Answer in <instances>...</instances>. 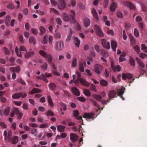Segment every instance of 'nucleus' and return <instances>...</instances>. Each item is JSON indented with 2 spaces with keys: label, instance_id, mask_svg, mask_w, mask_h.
Returning a JSON list of instances; mask_svg holds the SVG:
<instances>
[{
  "label": "nucleus",
  "instance_id": "61",
  "mask_svg": "<svg viewBox=\"0 0 147 147\" xmlns=\"http://www.w3.org/2000/svg\"><path fill=\"white\" fill-rule=\"evenodd\" d=\"M56 21L57 23L60 25H61L62 24V21L61 19L59 18H57Z\"/></svg>",
  "mask_w": 147,
  "mask_h": 147
},
{
  "label": "nucleus",
  "instance_id": "4",
  "mask_svg": "<svg viewBox=\"0 0 147 147\" xmlns=\"http://www.w3.org/2000/svg\"><path fill=\"white\" fill-rule=\"evenodd\" d=\"M80 82L82 85L86 87H88L90 85V84L89 82H87L85 80L82 78H78L74 81V83L76 84H78Z\"/></svg>",
  "mask_w": 147,
  "mask_h": 147
},
{
  "label": "nucleus",
  "instance_id": "9",
  "mask_svg": "<svg viewBox=\"0 0 147 147\" xmlns=\"http://www.w3.org/2000/svg\"><path fill=\"white\" fill-rule=\"evenodd\" d=\"M70 139L73 143L76 142L78 138V136L76 134L74 133L70 134Z\"/></svg>",
  "mask_w": 147,
  "mask_h": 147
},
{
  "label": "nucleus",
  "instance_id": "25",
  "mask_svg": "<svg viewBox=\"0 0 147 147\" xmlns=\"http://www.w3.org/2000/svg\"><path fill=\"white\" fill-rule=\"evenodd\" d=\"M74 42L75 43V46L76 47H79L80 45V41L79 39L77 37H74Z\"/></svg>",
  "mask_w": 147,
  "mask_h": 147
},
{
  "label": "nucleus",
  "instance_id": "62",
  "mask_svg": "<svg viewBox=\"0 0 147 147\" xmlns=\"http://www.w3.org/2000/svg\"><path fill=\"white\" fill-rule=\"evenodd\" d=\"M48 127V125L47 124H43L40 125V128H44L47 127Z\"/></svg>",
  "mask_w": 147,
  "mask_h": 147
},
{
  "label": "nucleus",
  "instance_id": "36",
  "mask_svg": "<svg viewBox=\"0 0 147 147\" xmlns=\"http://www.w3.org/2000/svg\"><path fill=\"white\" fill-rule=\"evenodd\" d=\"M84 94L87 96H90L91 95L90 91L88 89H85L84 90Z\"/></svg>",
  "mask_w": 147,
  "mask_h": 147
},
{
  "label": "nucleus",
  "instance_id": "12",
  "mask_svg": "<svg viewBox=\"0 0 147 147\" xmlns=\"http://www.w3.org/2000/svg\"><path fill=\"white\" fill-rule=\"evenodd\" d=\"M125 88L123 87H122L121 89H118V95L122 98L123 100H125L124 98L123 97L122 95L124 94Z\"/></svg>",
  "mask_w": 147,
  "mask_h": 147
},
{
  "label": "nucleus",
  "instance_id": "11",
  "mask_svg": "<svg viewBox=\"0 0 147 147\" xmlns=\"http://www.w3.org/2000/svg\"><path fill=\"white\" fill-rule=\"evenodd\" d=\"M123 4L126 7H129L130 9H134L135 8L134 5L129 1H125L123 2Z\"/></svg>",
  "mask_w": 147,
  "mask_h": 147
},
{
  "label": "nucleus",
  "instance_id": "1",
  "mask_svg": "<svg viewBox=\"0 0 147 147\" xmlns=\"http://www.w3.org/2000/svg\"><path fill=\"white\" fill-rule=\"evenodd\" d=\"M39 53L45 59H47V60L50 64H51V67L53 69V70H56V68L55 64L53 63H52L53 60L52 57L50 54H47L45 52L42 50H40L39 51Z\"/></svg>",
  "mask_w": 147,
  "mask_h": 147
},
{
  "label": "nucleus",
  "instance_id": "10",
  "mask_svg": "<svg viewBox=\"0 0 147 147\" xmlns=\"http://www.w3.org/2000/svg\"><path fill=\"white\" fill-rule=\"evenodd\" d=\"M66 5V2L64 0H59L58 4V7L60 9H63Z\"/></svg>",
  "mask_w": 147,
  "mask_h": 147
},
{
  "label": "nucleus",
  "instance_id": "31",
  "mask_svg": "<svg viewBox=\"0 0 147 147\" xmlns=\"http://www.w3.org/2000/svg\"><path fill=\"white\" fill-rule=\"evenodd\" d=\"M34 53L33 52H30L27 53L24 55L26 58H28L32 57L34 55Z\"/></svg>",
  "mask_w": 147,
  "mask_h": 147
},
{
  "label": "nucleus",
  "instance_id": "13",
  "mask_svg": "<svg viewBox=\"0 0 147 147\" xmlns=\"http://www.w3.org/2000/svg\"><path fill=\"white\" fill-rule=\"evenodd\" d=\"M117 94V92L113 90H112L109 92L108 96L109 98V99L114 98L116 97V95Z\"/></svg>",
  "mask_w": 147,
  "mask_h": 147
},
{
  "label": "nucleus",
  "instance_id": "59",
  "mask_svg": "<svg viewBox=\"0 0 147 147\" xmlns=\"http://www.w3.org/2000/svg\"><path fill=\"white\" fill-rule=\"evenodd\" d=\"M77 99L79 100L82 102H85L86 100V99L84 97H80L77 98Z\"/></svg>",
  "mask_w": 147,
  "mask_h": 147
},
{
  "label": "nucleus",
  "instance_id": "53",
  "mask_svg": "<svg viewBox=\"0 0 147 147\" xmlns=\"http://www.w3.org/2000/svg\"><path fill=\"white\" fill-rule=\"evenodd\" d=\"M96 51L98 53L100 52V49L99 46L97 45H96L94 47Z\"/></svg>",
  "mask_w": 147,
  "mask_h": 147
},
{
  "label": "nucleus",
  "instance_id": "15",
  "mask_svg": "<svg viewBox=\"0 0 147 147\" xmlns=\"http://www.w3.org/2000/svg\"><path fill=\"white\" fill-rule=\"evenodd\" d=\"M86 65V62H80L79 64V69L80 71L83 72L84 71V67H85Z\"/></svg>",
  "mask_w": 147,
  "mask_h": 147
},
{
  "label": "nucleus",
  "instance_id": "19",
  "mask_svg": "<svg viewBox=\"0 0 147 147\" xmlns=\"http://www.w3.org/2000/svg\"><path fill=\"white\" fill-rule=\"evenodd\" d=\"M11 20V16L9 15H7L6 17V18L5 20V23L6 26L8 27L10 26L9 22Z\"/></svg>",
  "mask_w": 147,
  "mask_h": 147
},
{
  "label": "nucleus",
  "instance_id": "52",
  "mask_svg": "<svg viewBox=\"0 0 147 147\" xmlns=\"http://www.w3.org/2000/svg\"><path fill=\"white\" fill-rule=\"evenodd\" d=\"M134 34L136 37H138L139 36V32L136 28H135L134 30Z\"/></svg>",
  "mask_w": 147,
  "mask_h": 147
},
{
  "label": "nucleus",
  "instance_id": "46",
  "mask_svg": "<svg viewBox=\"0 0 147 147\" xmlns=\"http://www.w3.org/2000/svg\"><path fill=\"white\" fill-rule=\"evenodd\" d=\"M7 7L11 9H13L15 8V6L12 3H11L7 5Z\"/></svg>",
  "mask_w": 147,
  "mask_h": 147
},
{
  "label": "nucleus",
  "instance_id": "22",
  "mask_svg": "<svg viewBox=\"0 0 147 147\" xmlns=\"http://www.w3.org/2000/svg\"><path fill=\"white\" fill-rule=\"evenodd\" d=\"M92 12L94 18L96 20H98L99 18L98 16V13L96 9H93L92 10Z\"/></svg>",
  "mask_w": 147,
  "mask_h": 147
},
{
  "label": "nucleus",
  "instance_id": "58",
  "mask_svg": "<svg viewBox=\"0 0 147 147\" xmlns=\"http://www.w3.org/2000/svg\"><path fill=\"white\" fill-rule=\"evenodd\" d=\"M3 50L5 52V54L7 55H9L10 54L9 51L6 47H4L3 48Z\"/></svg>",
  "mask_w": 147,
  "mask_h": 147
},
{
  "label": "nucleus",
  "instance_id": "35",
  "mask_svg": "<svg viewBox=\"0 0 147 147\" xmlns=\"http://www.w3.org/2000/svg\"><path fill=\"white\" fill-rule=\"evenodd\" d=\"M57 129L60 132H63L64 131L65 127L61 125H58L57 126Z\"/></svg>",
  "mask_w": 147,
  "mask_h": 147
},
{
  "label": "nucleus",
  "instance_id": "18",
  "mask_svg": "<svg viewBox=\"0 0 147 147\" xmlns=\"http://www.w3.org/2000/svg\"><path fill=\"white\" fill-rule=\"evenodd\" d=\"M117 4L116 2L113 3L111 5L110 9L111 11H115Z\"/></svg>",
  "mask_w": 147,
  "mask_h": 147
},
{
  "label": "nucleus",
  "instance_id": "3",
  "mask_svg": "<svg viewBox=\"0 0 147 147\" xmlns=\"http://www.w3.org/2000/svg\"><path fill=\"white\" fill-rule=\"evenodd\" d=\"M52 76L51 74H48L46 72L44 74H42L40 76H37L36 78L38 79L42 80L46 83H48L49 81L47 78L51 77Z\"/></svg>",
  "mask_w": 147,
  "mask_h": 147
},
{
  "label": "nucleus",
  "instance_id": "48",
  "mask_svg": "<svg viewBox=\"0 0 147 147\" xmlns=\"http://www.w3.org/2000/svg\"><path fill=\"white\" fill-rule=\"evenodd\" d=\"M90 88L91 90L94 91L95 92H97V90H96V87L95 85L93 84H91Z\"/></svg>",
  "mask_w": 147,
  "mask_h": 147
},
{
  "label": "nucleus",
  "instance_id": "42",
  "mask_svg": "<svg viewBox=\"0 0 147 147\" xmlns=\"http://www.w3.org/2000/svg\"><path fill=\"white\" fill-rule=\"evenodd\" d=\"M29 41L30 43H33V45H35L36 44V40L33 36H31L30 37Z\"/></svg>",
  "mask_w": 147,
  "mask_h": 147
},
{
  "label": "nucleus",
  "instance_id": "63",
  "mask_svg": "<svg viewBox=\"0 0 147 147\" xmlns=\"http://www.w3.org/2000/svg\"><path fill=\"white\" fill-rule=\"evenodd\" d=\"M20 93L21 94H20V97H21L22 98H24L27 95V94L25 93L20 92Z\"/></svg>",
  "mask_w": 147,
  "mask_h": 147
},
{
  "label": "nucleus",
  "instance_id": "54",
  "mask_svg": "<svg viewBox=\"0 0 147 147\" xmlns=\"http://www.w3.org/2000/svg\"><path fill=\"white\" fill-rule=\"evenodd\" d=\"M134 48L136 52L138 53H140V51L139 46L137 45L134 47Z\"/></svg>",
  "mask_w": 147,
  "mask_h": 147
},
{
  "label": "nucleus",
  "instance_id": "64",
  "mask_svg": "<svg viewBox=\"0 0 147 147\" xmlns=\"http://www.w3.org/2000/svg\"><path fill=\"white\" fill-rule=\"evenodd\" d=\"M23 108L25 110H27L28 109V105L26 103H24L23 106Z\"/></svg>",
  "mask_w": 147,
  "mask_h": 147
},
{
  "label": "nucleus",
  "instance_id": "49",
  "mask_svg": "<svg viewBox=\"0 0 147 147\" xmlns=\"http://www.w3.org/2000/svg\"><path fill=\"white\" fill-rule=\"evenodd\" d=\"M117 16L120 18H122L123 17V14L122 12L120 11H118L117 12Z\"/></svg>",
  "mask_w": 147,
  "mask_h": 147
},
{
  "label": "nucleus",
  "instance_id": "20",
  "mask_svg": "<svg viewBox=\"0 0 147 147\" xmlns=\"http://www.w3.org/2000/svg\"><path fill=\"white\" fill-rule=\"evenodd\" d=\"M94 116V115L92 113H85L84 114V115L82 117L85 118L87 119H89L92 117H93Z\"/></svg>",
  "mask_w": 147,
  "mask_h": 147
},
{
  "label": "nucleus",
  "instance_id": "33",
  "mask_svg": "<svg viewBox=\"0 0 147 147\" xmlns=\"http://www.w3.org/2000/svg\"><path fill=\"white\" fill-rule=\"evenodd\" d=\"M92 96L93 98L99 101H100L102 98L101 96L97 94H94L92 95Z\"/></svg>",
  "mask_w": 147,
  "mask_h": 147
},
{
  "label": "nucleus",
  "instance_id": "32",
  "mask_svg": "<svg viewBox=\"0 0 147 147\" xmlns=\"http://www.w3.org/2000/svg\"><path fill=\"white\" fill-rule=\"evenodd\" d=\"M18 139L17 136H14L12 139L11 142L12 144H13L17 143L18 142Z\"/></svg>",
  "mask_w": 147,
  "mask_h": 147
},
{
  "label": "nucleus",
  "instance_id": "5",
  "mask_svg": "<svg viewBox=\"0 0 147 147\" xmlns=\"http://www.w3.org/2000/svg\"><path fill=\"white\" fill-rule=\"evenodd\" d=\"M64 47L63 42L61 40L57 41L55 44V48L56 50L58 51L62 50Z\"/></svg>",
  "mask_w": 147,
  "mask_h": 147
},
{
  "label": "nucleus",
  "instance_id": "29",
  "mask_svg": "<svg viewBox=\"0 0 147 147\" xmlns=\"http://www.w3.org/2000/svg\"><path fill=\"white\" fill-rule=\"evenodd\" d=\"M84 22L85 26L88 27L90 25V19L87 18H86L84 20Z\"/></svg>",
  "mask_w": 147,
  "mask_h": 147
},
{
  "label": "nucleus",
  "instance_id": "26",
  "mask_svg": "<svg viewBox=\"0 0 147 147\" xmlns=\"http://www.w3.org/2000/svg\"><path fill=\"white\" fill-rule=\"evenodd\" d=\"M12 136V131L10 130L8 131L7 140L9 142H11Z\"/></svg>",
  "mask_w": 147,
  "mask_h": 147
},
{
  "label": "nucleus",
  "instance_id": "43",
  "mask_svg": "<svg viewBox=\"0 0 147 147\" xmlns=\"http://www.w3.org/2000/svg\"><path fill=\"white\" fill-rule=\"evenodd\" d=\"M48 98L49 105L51 107H53L54 105L51 97L50 96H48Z\"/></svg>",
  "mask_w": 147,
  "mask_h": 147
},
{
  "label": "nucleus",
  "instance_id": "7",
  "mask_svg": "<svg viewBox=\"0 0 147 147\" xmlns=\"http://www.w3.org/2000/svg\"><path fill=\"white\" fill-rule=\"evenodd\" d=\"M101 42L102 45L104 48L108 49H110V45L109 42H107L106 39H102L101 40Z\"/></svg>",
  "mask_w": 147,
  "mask_h": 147
},
{
  "label": "nucleus",
  "instance_id": "51",
  "mask_svg": "<svg viewBox=\"0 0 147 147\" xmlns=\"http://www.w3.org/2000/svg\"><path fill=\"white\" fill-rule=\"evenodd\" d=\"M48 64L47 62H45L44 64L41 66V68L43 70H46L47 69Z\"/></svg>",
  "mask_w": 147,
  "mask_h": 147
},
{
  "label": "nucleus",
  "instance_id": "60",
  "mask_svg": "<svg viewBox=\"0 0 147 147\" xmlns=\"http://www.w3.org/2000/svg\"><path fill=\"white\" fill-rule=\"evenodd\" d=\"M31 31L32 33L35 35H36L38 34V31L34 28H32Z\"/></svg>",
  "mask_w": 147,
  "mask_h": 147
},
{
  "label": "nucleus",
  "instance_id": "40",
  "mask_svg": "<svg viewBox=\"0 0 147 147\" xmlns=\"http://www.w3.org/2000/svg\"><path fill=\"white\" fill-rule=\"evenodd\" d=\"M21 94L20 92L16 93L13 94L12 96V98L14 99H17L19 98L20 97V94Z\"/></svg>",
  "mask_w": 147,
  "mask_h": 147
},
{
  "label": "nucleus",
  "instance_id": "44",
  "mask_svg": "<svg viewBox=\"0 0 147 147\" xmlns=\"http://www.w3.org/2000/svg\"><path fill=\"white\" fill-rule=\"evenodd\" d=\"M90 101L96 107L98 108L100 110V108L99 105L97 104V102L95 100L93 99H91Z\"/></svg>",
  "mask_w": 147,
  "mask_h": 147
},
{
  "label": "nucleus",
  "instance_id": "37",
  "mask_svg": "<svg viewBox=\"0 0 147 147\" xmlns=\"http://www.w3.org/2000/svg\"><path fill=\"white\" fill-rule=\"evenodd\" d=\"M129 62L131 65L133 66L135 65V61L134 59L130 57Z\"/></svg>",
  "mask_w": 147,
  "mask_h": 147
},
{
  "label": "nucleus",
  "instance_id": "23",
  "mask_svg": "<svg viewBox=\"0 0 147 147\" xmlns=\"http://www.w3.org/2000/svg\"><path fill=\"white\" fill-rule=\"evenodd\" d=\"M111 68L114 71H117L119 72L120 71L121 67L119 65H117L115 67L112 63Z\"/></svg>",
  "mask_w": 147,
  "mask_h": 147
},
{
  "label": "nucleus",
  "instance_id": "14",
  "mask_svg": "<svg viewBox=\"0 0 147 147\" xmlns=\"http://www.w3.org/2000/svg\"><path fill=\"white\" fill-rule=\"evenodd\" d=\"M71 91L76 96H79L80 95V93L79 90L76 87H72L71 89Z\"/></svg>",
  "mask_w": 147,
  "mask_h": 147
},
{
  "label": "nucleus",
  "instance_id": "57",
  "mask_svg": "<svg viewBox=\"0 0 147 147\" xmlns=\"http://www.w3.org/2000/svg\"><path fill=\"white\" fill-rule=\"evenodd\" d=\"M79 114V113L78 110H75L73 111V116L74 117L78 116Z\"/></svg>",
  "mask_w": 147,
  "mask_h": 147
},
{
  "label": "nucleus",
  "instance_id": "28",
  "mask_svg": "<svg viewBox=\"0 0 147 147\" xmlns=\"http://www.w3.org/2000/svg\"><path fill=\"white\" fill-rule=\"evenodd\" d=\"M136 61H137L139 66L142 68L145 67V65L143 62L138 57H136Z\"/></svg>",
  "mask_w": 147,
  "mask_h": 147
},
{
  "label": "nucleus",
  "instance_id": "30",
  "mask_svg": "<svg viewBox=\"0 0 147 147\" xmlns=\"http://www.w3.org/2000/svg\"><path fill=\"white\" fill-rule=\"evenodd\" d=\"M100 53L103 56L107 57L108 56V54L107 51L103 49H100Z\"/></svg>",
  "mask_w": 147,
  "mask_h": 147
},
{
  "label": "nucleus",
  "instance_id": "34",
  "mask_svg": "<svg viewBox=\"0 0 147 147\" xmlns=\"http://www.w3.org/2000/svg\"><path fill=\"white\" fill-rule=\"evenodd\" d=\"M10 111V108L9 107H7L5 109L4 112V115L5 116H7L9 115Z\"/></svg>",
  "mask_w": 147,
  "mask_h": 147
},
{
  "label": "nucleus",
  "instance_id": "56",
  "mask_svg": "<svg viewBox=\"0 0 147 147\" xmlns=\"http://www.w3.org/2000/svg\"><path fill=\"white\" fill-rule=\"evenodd\" d=\"M18 82L24 85L26 84L25 82L22 79H19L18 80Z\"/></svg>",
  "mask_w": 147,
  "mask_h": 147
},
{
  "label": "nucleus",
  "instance_id": "6",
  "mask_svg": "<svg viewBox=\"0 0 147 147\" xmlns=\"http://www.w3.org/2000/svg\"><path fill=\"white\" fill-rule=\"evenodd\" d=\"M94 29L97 34L99 36L102 37L104 36V34L99 27L97 25L94 26Z\"/></svg>",
  "mask_w": 147,
  "mask_h": 147
},
{
  "label": "nucleus",
  "instance_id": "2",
  "mask_svg": "<svg viewBox=\"0 0 147 147\" xmlns=\"http://www.w3.org/2000/svg\"><path fill=\"white\" fill-rule=\"evenodd\" d=\"M75 13L74 10L70 11V14L69 15V18L68 15L66 13H64L63 14V20L65 22H68L69 20H71L72 23H75L76 22L74 18L75 16Z\"/></svg>",
  "mask_w": 147,
  "mask_h": 147
},
{
  "label": "nucleus",
  "instance_id": "8",
  "mask_svg": "<svg viewBox=\"0 0 147 147\" xmlns=\"http://www.w3.org/2000/svg\"><path fill=\"white\" fill-rule=\"evenodd\" d=\"M95 71L98 74L100 75L102 71L103 67L102 66L96 64L95 65Z\"/></svg>",
  "mask_w": 147,
  "mask_h": 147
},
{
  "label": "nucleus",
  "instance_id": "50",
  "mask_svg": "<svg viewBox=\"0 0 147 147\" xmlns=\"http://www.w3.org/2000/svg\"><path fill=\"white\" fill-rule=\"evenodd\" d=\"M13 112L17 115L19 114L20 113L19 109L17 108L14 107L13 109Z\"/></svg>",
  "mask_w": 147,
  "mask_h": 147
},
{
  "label": "nucleus",
  "instance_id": "41",
  "mask_svg": "<svg viewBox=\"0 0 147 147\" xmlns=\"http://www.w3.org/2000/svg\"><path fill=\"white\" fill-rule=\"evenodd\" d=\"M15 51L18 56L20 57H22V56L21 55V52L19 50V49L17 47H16L15 49Z\"/></svg>",
  "mask_w": 147,
  "mask_h": 147
},
{
  "label": "nucleus",
  "instance_id": "16",
  "mask_svg": "<svg viewBox=\"0 0 147 147\" xmlns=\"http://www.w3.org/2000/svg\"><path fill=\"white\" fill-rule=\"evenodd\" d=\"M132 77L133 75L130 73L123 74L122 76V78L124 80H126L127 78L130 79Z\"/></svg>",
  "mask_w": 147,
  "mask_h": 147
},
{
  "label": "nucleus",
  "instance_id": "47",
  "mask_svg": "<svg viewBox=\"0 0 147 147\" xmlns=\"http://www.w3.org/2000/svg\"><path fill=\"white\" fill-rule=\"evenodd\" d=\"M77 60L76 58L74 59L72 62L71 66L73 67H75L77 66Z\"/></svg>",
  "mask_w": 147,
  "mask_h": 147
},
{
  "label": "nucleus",
  "instance_id": "38",
  "mask_svg": "<svg viewBox=\"0 0 147 147\" xmlns=\"http://www.w3.org/2000/svg\"><path fill=\"white\" fill-rule=\"evenodd\" d=\"M100 84L102 86H105L107 85L108 83L107 81L104 80H102L100 81Z\"/></svg>",
  "mask_w": 147,
  "mask_h": 147
},
{
  "label": "nucleus",
  "instance_id": "39",
  "mask_svg": "<svg viewBox=\"0 0 147 147\" xmlns=\"http://www.w3.org/2000/svg\"><path fill=\"white\" fill-rule=\"evenodd\" d=\"M39 29L40 31V35H42L45 32L46 29L43 26H40Z\"/></svg>",
  "mask_w": 147,
  "mask_h": 147
},
{
  "label": "nucleus",
  "instance_id": "24",
  "mask_svg": "<svg viewBox=\"0 0 147 147\" xmlns=\"http://www.w3.org/2000/svg\"><path fill=\"white\" fill-rule=\"evenodd\" d=\"M20 67L19 66L16 67H12L10 68V70L11 72H19L20 71Z\"/></svg>",
  "mask_w": 147,
  "mask_h": 147
},
{
  "label": "nucleus",
  "instance_id": "17",
  "mask_svg": "<svg viewBox=\"0 0 147 147\" xmlns=\"http://www.w3.org/2000/svg\"><path fill=\"white\" fill-rule=\"evenodd\" d=\"M48 86L49 89L52 91L55 90L57 87L56 85L54 83L52 82L49 83Z\"/></svg>",
  "mask_w": 147,
  "mask_h": 147
},
{
  "label": "nucleus",
  "instance_id": "21",
  "mask_svg": "<svg viewBox=\"0 0 147 147\" xmlns=\"http://www.w3.org/2000/svg\"><path fill=\"white\" fill-rule=\"evenodd\" d=\"M111 44L113 50V51H115L117 46L116 42L114 40H112L111 41Z\"/></svg>",
  "mask_w": 147,
  "mask_h": 147
},
{
  "label": "nucleus",
  "instance_id": "27",
  "mask_svg": "<svg viewBox=\"0 0 147 147\" xmlns=\"http://www.w3.org/2000/svg\"><path fill=\"white\" fill-rule=\"evenodd\" d=\"M41 91L40 90L36 88H34L30 92V94H33L34 93H40Z\"/></svg>",
  "mask_w": 147,
  "mask_h": 147
},
{
  "label": "nucleus",
  "instance_id": "45",
  "mask_svg": "<svg viewBox=\"0 0 147 147\" xmlns=\"http://www.w3.org/2000/svg\"><path fill=\"white\" fill-rule=\"evenodd\" d=\"M46 114L47 116L53 117L54 116L53 112L51 110H49L46 113Z\"/></svg>",
  "mask_w": 147,
  "mask_h": 147
},
{
  "label": "nucleus",
  "instance_id": "55",
  "mask_svg": "<svg viewBox=\"0 0 147 147\" xmlns=\"http://www.w3.org/2000/svg\"><path fill=\"white\" fill-rule=\"evenodd\" d=\"M31 133L34 136H36L37 134V131L35 129H34L31 131Z\"/></svg>",
  "mask_w": 147,
  "mask_h": 147
}]
</instances>
